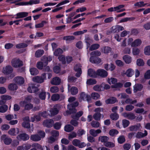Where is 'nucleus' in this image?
I'll return each mask as SVG.
<instances>
[{
    "instance_id": "obj_11",
    "label": "nucleus",
    "mask_w": 150,
    "mask_h": 150,
    "mask_svg": "<svg viewBox=\"0 0 150 150\" xmlns=\"http://www.w3.org/2000/svg\"><path fill=\"white\" fill-rule=\"evenodd\" d=\"M38 91V88L34 84L30 83L28 88V91L30 93H35Z\"/></svg>"
},
{
    "instance_id": "obj_41",
    "label": "nucleus",
    "mask_w": 150,
    "mask_h": 150,
    "mask_svg": "<svg viewBox=\"0 0 150 150\" xmlns=\"http://www.w3.org/2000/svg\"><path fill=\"white\" fill-rule=\"evenodd\" d=\"M117 96L120 99H125L128 97V96L125 93H120L117 94Z\"/></svg>"
},
{
    "instance_id": "obj_27",
    "label": "nucleus",
    "mask_w": 150,
    "mask_h": 150,
    "mask_svg": "<svg viewBox=\"0 0 150 150\" xmlns=\"http://www.w3.org/2000/svg\"><path fill=\"white\" fill-rule=\"evenodd\" d=\"M123 59L125 62L127 64L130 63L132 60V57L128 55H125L123 57Z\"/></svg>"
},
{
    "instance_id": "obj_32",
    "label": "nucleus",
    "mask_w": 150,
    "mask_h": 150,
    "mask_svg": "<svg viewBox=\"0 0 150 150\" xmlns=\"http://www.w3.org/2000/svg\"><path fill=\"white\" fill-rule=\"evenodd\" d=\"M8 88L10 91H13L17 89L18 86L15 83H10L8 86Z\"/></svg>"
},
{
    "instance_id": "obj_60",
    "label": "nucleus",
    "mask_w": 150,
    "mask_h": 150,
    "mask_svg": "<svg viewBox=\"0 0 150 150\" xmlns=\"http://www.w3.org/2000/svg\"><path fill=\"white\" fill-rule=\"evenodd\" d=\"M91 97L93 99L97 100L99 98L100 96L98 93L94 92L92 93Z\"/></svg>"
},
{
    "instance_id": "obj_10",
    "label": "nucleus",
    "mask_w": 150,
    "mask_h": 150,
    "mask_svg": "<svg viewBox=\"0 0 150 150\" xmlns=\"http://www.w3.org/2000/svg\"><path fill=\"white\" fill-rule=\"evenodd\" d=\"M12 65L15 67H18L23 65L22 62L19 59H14L11 61Z\"/></svg>"
},
{
    "instance_id": "obj_28",
    "label": "nucleus",
    "mask_w": 150,
    "mask_h": 150,
    "mask_svg": "<svg viewBox=\"0 0 150 150\" xmlns=\"http://www.w3.org/2000/svg\"><path fill=\"white\" fill-rule=\"evenodd\" d=\"M88 74L90 77H95L97 75V72H96L92 69H89L88 70Z\"/></svg>"
},
{
    "instance_id": "obj_18",
    "label": "nucleus",
    "mask_w": 150,
    "mask_h": 150,
    "mask_svg": "<svg viewBox=\"0 0 150 150\" xmlns=\"http://www.w3.org/2000/svg\"><path fill=\"white\" fill-rule=\"evenodd\" d=\"M58 107L57 105H55L54 106L53 108H52L50 112L51 113V115L53 116L57 114L59 112L58 109Z\"/></svg>"
},
{
    "instance_id": "obj_7",
    "label": "nucleus",
    "mask_w": 150,
    "mask_h": 150,
    "mask_svg": "<svg viewBox=\"0 0 150 150\" xmlns=\"http://www.w3.org/2000/svg\"><path fill=\"white\" fill-rule=\"evenodd\" d=\"M122 115L124 117L129 120H134L136 118V116L134 114L131 112L128 113L124 112L122 114Z\"/></svg>"
},
{
    "instance_id": "obj_4",
    "label": "nucleus",
    "mask_w": 150,
    "mask_h": 150,
    "mask_svg": "<svg viewBox=\"0 0 150 150\" xmlns=\"http://www.w3.org/2000/svg\"><path fill=\"white\" fill-rule=\"evenodd\" d=\"M72 143L74 146H78L80 148L84 147L86 146V144L85 142H81L80 140L77 139L73 140Z\"/></svg>"
},
{
    "instance_id": "obj_12",
    "label": "nucleus",
    "mask_w": 150,
    "mask_h": 150,
    "mask_svg": "<svg viewBox=\"0 0 150 150\" xmlns=\"http://www.w3.org/2000/svg\"><path fill=\"white\" fill-rule=\"evenodd\" d=\"M48 62H45L44 60L42 59V61L39 62L37 63V67L39 69H42L43 67H46L47 64Z\"/></svg>"
},
{
    "instance_id": "obj_51",
    "label": "nucleus",
    "mask_w": 150,
    "mask_h": 150,
    "mask_svg": "<svg viewBox=\"0 0 150 150\" xmlns=\"http://www.w3.org/2000/svg\"><path fill=\"white\" fill-rule=\"evenodd\" d=\"M30 74L33 75L37 74L38 73V70L35 68H32L30 69Z\"/></svg>"
},
{
    "instance_id": "obj_59",
    "label": "nucleus",
    "mask_w": 150,
    "mask_h": 150,
    "mask_svg": "<svg viewBox=\"0 0 150 150\" xmlns=\"http://www.w3.org/2000/svg\"><path fill=\"white\" fill-rule=\"evenodd\" d=\"M130 123L129 121L127 120L124 119L122 120V124L124 128L127 127L129 126Z\"/></svg>"
},
{
    "instance_id": "obj_23",
    "label": "nucleus",
    "mask_w": 150,
    "mask_h": 150,
    "mask_svg": "<svg viewBox=\"0 0 150 150\" xmlns=\"http://www.w3.org/2000/svg\"><path fill=\"white\" fill-rule=\"evenodd\" d=\"M134 71L132 69H127L125 73V74L128 77H131L134 74Z\"/></svg>"
},
{
    "instance_id": "obj_63",
    "label": "nucleus",
    "mask_w": 150,
    "mask_h": 150,
    "mask_svg": "<svg viewBox=\"0 0 150 150\" xmlns=\"http://www.w3.org/2000/svg\"><path fill=\"white\" fill-rule=\"evenodd\" d=\"M87 30H84L82 31H79L75 32L73 34L75 35H79L84 34V33H86Z\"/></svg>"
},
{
    "instance_id": "obj_47",
    "label": "nucleus",
    "mask_w": 150,
    "mask_h": 150,
    "mask_svg": "<svg viewBox=\"0 0 150 150\" xmlns=\"http://www.w3.org/2000/svg\"><path fill=\"white\" fill-rule=\"evenodd\" d=\"M110 118L113 120H117L119 118V115L116 113H112L110 115Z\"/></svg>"
},
{
    "instance_id": "obj_43",
    "label": "nucleus",
    "mask_w": 150,
    "mask_h": 150,
    "mask_svg": "<svg viewBox=\"0 0 150 150\" xmlns=\"http://www.w3.org/2000/svg\"><path fill=\"white\" fill-rule=\"evenodd\" d=\"M108 139V137L107 136H100L99 138V140L101 142H104V143L106 142Z\"/></svg>"
},
{
    "instance_id": "obj_54",
    "label": "nucleus",
    "mask_w": 150,
    "mask_h": 150,
    "mask_svg": "<svg viewBox=\"0 0 150 150\" xmlns=\"http://www.w3.org/2000/svg\"><path fill=\"white\" fill-rule=\"evenodd\" d=\"M104 144L105 146L109 148L113 147L115 146V144L113 143L107 141L104 143Z\"/></svg>"
},
{
    "instance_id": "obj_17",
    "label": "nucleus",
    "mask_w": 150,
    "mask_h": 150,
    "mask_svg": "<svg viewBox=\"0 0 150 150\" xmlns=\"http://www.w3.org/2000/svg\"><path fill=\"white\" fill-rule=\"evenodd\" d=\"M28 15V13L27 12H21L16 14V17H15L16 19L23 18L27 16Z\"/></svg>"
},
{
    "instance_id": "obj_45",
    "label": "nucleus",
    "mask_w": 150,
    "mask_h": 150,
    "mask_svg": "<svg viewBox=\"0 0 150 150\" xmlns=\"http://www.w3.org/2000/svg\"><path fill=\"white\" fill-rule=\"evenodd\" d=\"M63 52L62 50L60 48H58L55 50L54 54L55 56H57L61 54Z\"/></svg>"
},
{
    "instance_id": "obj_52",
    "label": "nucleus",
    "mask_w": 150,
    "mask_h": 150,
    "mask_svg": "<svg viewBox=\"0 0 150 150\" xmlns=\"http://www.w3.org/2000/svg\"><path fill=\"white\" fill-rule=\"evenodd\" d=\"M50 90L52 93H55L58 92L59 88L57 86H53L50 88Z\"/></svg>"
},
{
    "instance_id": "obj_29",
    "label": "nucleus",
    "mask_w": 150,
    "mask_h": 150,
    "mask_svg": "<svg viewBox=\"0 0 150 150\" xmlns=\"http://www.w3.org/2000/svg\"><path fill=\"white\" fill-rule=\"evenodd\" d=\"M101 52L105 54H107L110 52L111 50L110 47H104L101 48Z\"/></svg>"
},
{
    "instance_id": "obj_57",
    "label": "nucleus",
    "mask_w": 150,
    "mask_h": 150,
    "mask_svg": "<svg viewBox=\"0 0 150 150\" xmlns=\"http://www.w3.org/2000/svg\"><path fill=\"white\" fill-rule=\"evenodd\" d=\"M137 102L136 100H134L129 98H127L125 100V103L126 104H133L135 103H137Z\"/></svg>"
},
{
    "instance_id": "obj_1",
    "label": "nucleus",
    "mask_w": 150,
    "mask_h": 150,
    "mask_svg": "<svg viewBox=\"0 0 150 150\" xmlns=\"http://www.w3.org/2000/svg\"><path fill=\"white\" fill-rule=\"evenodd\" d=\"M45 135V132L43 131H38L37 134H33L30 136V139L34 142H37L40 141L41 138H43Z\"/></svg>"
},
{
    "instance_id": "obj_50",
    "label": "nucleus",
    "mask_w": 150,
    "mask_h": 150,
    "mask_svg": "<svg viewBox=\"0 0 150 150\" xmlns=\"http://www.w3.org/2000/svg\"><path fill=\"white\" fill-rule=\"evenodd\" d=\"M71 94L73 95L76 94L78 92V89L75 87H72L70 89Z\"/></svg>"
},
{
    "instance_id": "obj_48",
    "label": "nucleus",
    "mask_w": 150,
    "mask_h": 150,
    "mask_svg": "<svg viewBox=\"0 0 150 150\" xmlns=\"http://www.w3.org/2000/svg\"><path fill=\"white\" fill-rule=\"evenodd\" d=\"M108 81L109 84H114L117 83V79L114 78H111L110 79H108Z\"/></svg>"
},
{
    "instance_id": "obj_22",
    "label": "nucleus",
    "mask_w": 150,
    "mask_h": 150,
    "mask_svg": "<svg viewBox=\"0 0 150 150\" xmlns=\"http://www.w3.org/2000/svg\"><path fill=\"white\" fill-rule=\"evenodd\" d=\"M142 43V41L141 40L137 39L135 40L133 42L131 45L132 47H136L140 46Z\"/></svg>"
},
{
    "instance_id": "obj_6",
    "label": "nucleus",
    "mask_w": 150,
    "mask_h": 150,
    "mask_svg": "<svg viewBox=\"0 0 150 150\" xmlns=\"http://www.w3.org/2000/svg\"><path fill=\"white\" fill-rule=\"evenodd\" d=\"M16 138L19 140L26 141L29 139V136L25 133H23L18 134Z\"/></svg>"
},
{
    "instance_id": "obj_8",
    "label": "nucleus",
    "mask_w": 150,
    "mask_h": 150,
    "mask_svg": "<svg viewBox=\"0 0 150 150\" xmlns=\"http://www.w3.org/2000/svg\"><path fill=\"white\" fill-rule=\"evenodd\" d=\"M1 140L4 144L7 145L10 144L12 142V139L8 136L5 135H3L1 137Z\"/></svg>"
},
{
    "instance_id": "obj_5",
    "label": "nucleus",
    "mask_w": 150,
    "mask_h": 150,
    "mask_svg": "<svg viewBox=\"0 0 150 150\" xmlns=\"http://www.w3.org/2000/svg\"><path fill=\"white\" fill-rule=\"evenodd\" d=\"M79 100L80 101H88L90 99V96L84 92H81L79 94Z\"/></svg>"
},
{
    "instance_id": "obj_16",
    "label": "nucleus",
    "mask_w": 150,
    "mask_h": 150,
    "mask_svg": "<svg viewBox=\"0 0 150 150\" xmlns=\"http://www.w3.org/2000/svg\"><path fill=\"white\" fill-rule=\"evenodd\" d=\"M61 83V79L57 77L53 78L50 81V83L55 85H59Z\"/></svg>"
},
{
    "instance_id": "obj_9",
    "label": "nucleus",
    "mask_w": 150,
    "mask_h": 150,
    "mask_svg": "<svg viewBox=\"0 0 150 150\" xmlns=\"http://www.w3.org/2000/svg\"><path fill=\"white\" fill-rule=\"evenodd\" d=\"M42 124L44 126L51 127L54 124V121L51 119H47L43 121Z\"/></svg>"
},
{
    "instance_id": "obj_42",
    "label": "nucleus",
    "mask_w": 150,
    "mask_h": 150,
    "mask_svg": "<svg viewBox=\"0 0 150 150\" xmlns=\"http://www.w3.org/2000/svg\"><path fill=\"white\" fill-rule=\"evenodd\" d=\"M60 98V96L58 94H53L51 96V99L53 101L58 100Z\"/></svg>"
},
{
    "instance_id": "obj_33",
    "label": "nucleus",
    "mask_w": 150,
    "mask_h": 150,
    "mask_svg": "<svg viewBox=\"0 0 150 150\" xmlns=\"http://www.w3.org/2000/svg\"><path fill=\"white\" fill-rule=\"evenodd\" d=\"M41 115H40V112L38 115H35L33 117H32L31 118V121L32 122H34L35 121H40L41 120Z\"/></svg>"
},
{
    "instance_id": "obj_39",
    "label": "nucleus",
    "mask_w": 150,
    "mask_h": 150,
    "mask_svg": "<svg viewBox=\"0 0 150 150\" xmlns=\"http://www.w3.org/2000/svg\"><path fill=\"white\" fill-rule=\"evenodd\" d=\"M74 127L69 125H66L64 127V130L67 132H69L74 129Z\"/></svg>"
},
{
    "instance_id": "obj_25",
    "label": "nucleus",
    "mask_w": 150,
    "mask_h": 150,
    "mask_svg": "<svg viewBox=\"0 0 150 150\" xmlns=\"http://www.w3.org/2000/svg\"><path fill=\"white\" fill-rule=\"evenodd\" d=\"M101 130L99 129H98L96 130L94 129H91L89 131L90 134L94 137L96 136L98 134L101 133Z\"/></svg>"
},
{
    "instance_id": "obj_62",
    "label": "nucleus",
    "mask_w": 150,
    "mask_h": 150,
    "mask_svg": "<svg viewBox=\"0 0 150 150\" xmlns=\"http://www.w3.org/2000/svg\"><path fill=\"white\" fill-rule=\"evenodd\" d=\"M101 54L100 52L98 51H95L91 52L90 54L92 57L93 56H100Z\"/></svg>"
},
{
    "instance_id": "obj_35",
    "label": "nucleus",
    "mask_w": 150,
    "mask_h": 150,
    "mask_svg": "<svg viewBox=\"0 0 150 150\" xmlns=\"http://www.w3.org/2000/svg\"><path fill=\"white\" fill-rule=\"evenodd\" d=\"M103 86L102 85V84L100 85H97L93 87V89L95 91H103Z\"/></svg>"
},
{
    "instance_id": "obj_30",
    "label": "nucleus",
    "mask_w": 150,
    "mask_h": 150,
    "mask_svg": "<svg viewBox=\"0 0 150 150\" xmlns=\"http://www.w3.org/2000/svg\"><path fill=\"white\" fill-rule=\"evenodd\" d=\"M117 99L116 98L112 97L106 100L105 102L107 104H113L115 103Z\"/></svg>"
},
{
    "instance_id": "obj_2",
    "label": "nucleus",
    "mask_w": 150,
    "mask_h": 150,
    "mask_svg": "<svg viewBox=\"0 0 150 150\" xmlns=\"http://www.w3.org/2000/svg\"><path fill=\"white\" fill-rule=\"evenodd\" d=\"M79 105V103L76 102L70 104L68 105V108L70 110V112L67 111L64 114L65 115H67L68 114L71 113H75L76 112V110L75 107Z\"/></svg>"
},
{
    "instance_id": "obj_15",
    "label": "nucleus",
    "mask_w": 150,
    "mask_h": 150,
    "mask_svg": "<svg viewBox=\"0 0 150 150\" xmlns=\"http://www.w3.org/2000/svg\"><path fill=\"white\" fill-rule=\"evenodd\" d=\"M97 75L103 77H105L108 75L107 72L104 69H98L97 71Z\"/></svg>"
},
{
    "instance_id": "obj_38",
    "label": "nucleus",
    "mask_w": 150,
    "mask_h": 150,
    "mask_svg": "<svg viewBox=\"0 0 150 150\" xmlns=\"http://www.w3.org/2000/svg\"><path fill=\"white\" fill-rule=\"evenodd\" d=\"M40 3L39 0H30L28 2H26L27 5H32L34 4H38Z\"/></svg>"
},
{
    "instance_id": "obj_44",
    "label": "nucleus",
    "mask_w": 150,
    "mask_h": 150,
    "mask_svg": "<svg viewBox=\"0 0 150 150\" xmlns=\"http://www.w3.org/2000/svg\"><path fill=\"white\" fill-rule=\"evenodd\" d=\"M101 117V114L100 112H96L93 115L94 119L96 120H100Z\"/></svg>"
},
{
    "instance_id": "obj_34",
    "label": "nucleus",
    "mask_w": 150,
    "mask_h": 150,
    "mask_svg": "<svg viewBox=\"0 0 150 150\" xmlns=\"http://www.w3.org/2000/svg\"><path fill=\"white\" fill-rule=\"evenodd\" d=\"M33 80L34 81L39 83H41L44 81L42 78L39 76H36L33 78Z\"/></svg>"
},
{
    "instance_id": "obj_58",
    "label": "nucleus",
    "mask_w": 150,
    "mask_h": 150,
    "mask_svg": "<svg viewBox=\"0 0 150 150\" xmlns=\"http://www.w3.org/2000/svg\"><path fill=\"white\" fill-rule=\"evenodd\" d=\"M28 45L24 43H20L16 45V47L18 49L26 47Z\"/></svg>"
},
{
    "instance_id": "obj_40",
    "label": "nucleus",
    "mask_w": 150,
    "mask_h": 150,
    "mask_svg": "<svg viewBox=\"0 0 150 150\" xmlns=\"http://www.w3.org/2000/svg\"><path fill=\"white\" fill-rule=\"evenodd\" d=\"M138 66H143L145 63L144 60L142 59H138L136 62Z\"/></svg>"
},
{
    "instance_id": "obj_64",
    "label": "nucleus",
    "mask_w": 150,
    "mask_h": 150,
    "mask_svg": "<svg viewBox=\"0 0 150 150\" xmlns=\"http://www.w3.org/2000/svg\"><path fill=\"white\" fill-rule=\"evenodd\" d=\"M91 125L93 127L98 128L99 127L100 124L98 122L93 121L91 123Z\"/></svg>"
},
{
    "instance_id": "obj_14",
    "label": "nucleus",
    "mask_w": 150,
    "mask_h": 150,
    "mask_svg": "<svg viewBox=\"0 0 150 150\" xmlns=\"http://www.w3.org/2000/svg\"><path fill=\"white\" fill-rule=\"evenodd\" d=\"M19 132V130L18 128H11L8 132L9 134L11 136H15L18 134Z\"/></svg>"
},
{
    "instance_id": "obj_56",
    "label": "nucleus",
    "mask_w": 150,
    "mask_h": 150,
    "mask_svg": "<svg viewBox=\"0 0 150 150\" xmlns=\"http://www.w3.org/2000/svg\"><path fill=\"white\" fill-rule=\"evenodd\" d=\"M100 47V45L98 44H95L92 45L90 47V50L92 51L94 50H96L98 49Z\"/></svg>"
},
{
    "instance_id": "obj_20",
    "label": "nucleus",
    "mask_w": 150,
    "mask_h": 150,
    "mask_svg": "<svg viewBox=\"0 0 150 150\" xmlns=\"http://www.w3.org/2000/svg\"><path fill=\"white\" fill-rule=\"evenodd\" d=\"M15 81L19 84H23L24 82V78L21 76H17L14 79Z\"/></svg>"
},
{
    "instance_id": "obj_26",
    "label": "nucleus",
    "mask_w": 150,
    "mask_h": 150,
    "mask_svg": "<svg viewBox=\"0 0 150 150\" xmlns=\"http://www.w3.org/2000/svg\"><path fill=\"white\" fill-rule=\"evenodd\" d=\"M32 98L31 96H28L25 98L24 100L21 101L20 104L21 106H24L25 104L27 103L30 102Z\"/></svg>"
},
{
    "instance_id": "obj_19",
    "label": "nucleus",
    "mask_w": 150,
    "mask_h": 150,
    "mask_svg": "<svg viewBox=\"0 0 150 150\" xmlns=\"http://www.w3.org/2000/svg\"><path fill=\"white\" fill-rule=\"evenodd\" d=\"M90 61L93 63L98 64L101 62V59L98 57H91Z\"/></svg>"
},
{
    "instance_id": "obj_13",
    "label": "nucleus",
    "mask_w": 150,
    "mask_h": 150,
    "mask_svg": "<svg viewBox=\"0 0 150 150\" xmlns=\"http://www.w3.org/2000/svg\"><path fill=\"white\" fill-rule=\"evenodd\" d=\"M141 127V124L138 123L136 125L130 126L129 127V129L131 131H136L139 130L140 129Z\"/></svg>"
},
{
    "instance_id": "obj_3",
    "label": "nucleus",
    "mask_w": 150,
    "mask_h": 150,
    "mask_svg": "<svg viewBox=\"0 0 150 150\" xmlns=\"http://www.w3.org/2000/svg\"><path fill=\"white\" fill-rule=\"evenodd\" d=\"M125 6L124 5H120L114 7H112L108 9V11L110 12L116 11L119 13L124 11L125 10V9H121Z\"/></svg>"
},
{
    "instance_id": "obj_55",
    "label": "nucleus",
    "mask_w": 150,
    "mask_h": 150,
    "mask_svg": "<svg viewBox=\"0 0 150 150\" xmlns=\"http://www.w3.org/2000/svg\"><path fill=\"white\" fill-rule=\"evenodd\" d=\"M6 118L7 120H10L14 118L16 119L17 118V116L15 115V117L13 115L9 114L6 116Z\"/></svg>"
},
{
    "instance_id": "obj_21",
    "label": "nucleus",
    "mask_w": 150,
    "mask_h": 150,
    "mask_svg": "<svg viewBox=\"0 0 150 150\" xmlns=\"http://www.w3.org/2000/svg\"><path fill=\"white\" fill-rule=\"evenodd\" d=\"M13 71L12 67L10 66H6L4 68L3 72L5 74H8L11 73Z\"/></svg>"
},
{
    "instance_id": "obj_31",
    "label": "nucleus",
    "mask_w": 150,
    "mask_h": 150,
    "mask_svg": "<svg viewBox=\"0 0 150 150\" xmlns=\"http://www.w3.org/2000/svg\"><path fill=\"white\" fill-rule=\"evenodd\" d=\"M83 114V112L82 111H80L77 112L75 115H72V117L73 119L78 120L81 116Z\"/></svg>"
},
{
    "instance_id": "obj_37",
    "label": "nucleus",
    "mask_w": 150,
    "mask_h": 150,
    "mask_svg": "<svg viewBox=\"0 0 150 150\" xmlns=\"http://www.w3.org/2000/svg\"><path fill=\"white\" fill-rule=\"evenodd\" d=\"M44 53V51L43 50H37L35 53V55L37 57H40Z\"/></svg>"
},
{
    "instance_id": "obj_61",
    "label": "nucleus",
    "mask_w": 150,
    "mask_h": 150,
    "mask_svg": "<svg viewBox=\"0 0 150 150\" xmlns=\"http://www.w3.org/2000/svg\"><path fill=\"white\" fill-rule=\"evenodd\" d=\"M140 52V50L137 48H134L132 50V53L133 55H136L139 54Z\"/></svg>"
},
{
    "instance_id": "obj_24",
    "label": "nucleus",
    "mask_w": 150,
    "mask_h": 150,
    "mask_svg": "<svg viewBox=\"0 0 150 150\" xmlns=\"http://www.w3.org/2000/svg\"><path fill=\"white\" fill-rule=\"evenodd\" d=\"M143 88L142 85L141 84H136L133 87L134 92L136 93L138 91H141Z\"/></svg>"
},
{
    "instance_id": "obj_46",
    "label": "nucleus",
    "mask_w": 150,
    "mask_h": 150,
    "mask_svg": "<svg viewBox=\"0 0 150 150\" xmlns=\"http://www.w3.org/2000/svg\"><path fill=\"white\" fill-rule=\"evenodd\" d=\"M32 146L33 147L36 148L41 150H44L42 147L38 143H33L32 145Z\"/></svg>"
},
{
    "instance_id": "obj_53",
    "label": "nucleus",
    "mask_w": 150,
    "mask_h": 150,
    "mask_svg": "<svg viewBox=\"0 0 150 150\" xmlns=\"http://www.w3.org/2000/svg\"><path fill=\"white\" fill-rule=\"evenodd\" d=\"M118 133V132L115 129H112L109 132V134L112 136H113Z\"/></svg>"
},
{
    "instance_id": "obj_49",
    "label": "nucleus",
    "mask_w": 150,
    "mask_h": 150,
    "mask_svg": "<svg viewBox=\"0 0 150 150\" xmlns=\"http://www.w3.org/2000/svg\"><path fill=\"white\" fill-rule=\"evenodd\" d=\"M146 4L144 3L143 1H141L136 3L134 4V6L138 7H142L144 6Z\"/></svg>"
},
{
    "instance_id": "obj_36",
    "label": "nucleus",
    "mask_w": 150,
    "mask_h": 150,
    "mask_svg": "<svg viewBox=\"0 0 150 150\" xmlns=\"http://www.w3.org/2000/svg\"><path fill=\"white\" fill-rule=\"evenodd\" d=\"M144 54L146 55H150V46L145 47L144 50Z\"/></svg>"
}]
</instances>
